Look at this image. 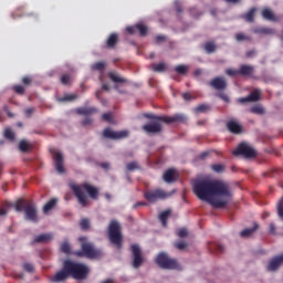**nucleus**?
Instances as JSON below:
<instances>
[{"mask_svg": "<svg viewBox=\"0 0 283 283\" xmlns=\"http://www.w3.org/2000/svg\"><path fill=\"white\" fill-rule=\"evenodd\" d=\"M34 112H36V108L31 107V108H27V109L24 111V114H25V116H27L28 118H30V116H32V114H34Z\"/></svg>", "mask_w": 283, "mask_h": 283, "instance_id": "nucleus-54", "label": "nucleus"}, {"mask_svg": "<svg viewBox=\"0 0 283 283\" xmlns=\"http://www.w3.org/2000/svg\"><path fill=\"white\" fill-rule=\"evenodd\" d=\"M147 25L145 24H137V31L139 32L140 36H147Z\"/></svg>", "mask_w": 283, "mask_h": 283, "instance_id": "nucleus-39", "label": "nucleus"}, {"mask_svg": "<svg viewBox=\"0 0 283 283\" xmlns=\"http://www.w3.org/2000/svg\"><path fill=\"white\" fill-rule=\"evenodd\" d=\"M142 129L143 132L147 133L148 136H154L163 133V124L158 122L146 124L142 127Z\"/></svg>", "mask_w": 283, "mask_h": 283, "instance_id": "nucleus-13", "label": "nucleus"}, {"mask_svg": "<svg viewBox=\"0 0 283 283\" xmlns=\"http://www.w3.org/2000/svg\"><path fill=\"white\" fill-rule=\"evenodd\" d=\"M23 269L24 271H27L28 273H32V271H34V265L32 263H24L23 264Z\"/></svg>", "mask_w": 283, "mask_h": 283, "instance_id": "nucleus-52", "label": "nucleus"}, {"mask_svg": "<svg viewBox=\"0 0 283 283\" xmlns=\"http://www.w3.org/2000/svg\"><path fill=\"white\" fill-rule=\"evenodd\" d=\"M70 189H72L81 207H88L90 198H92V200H98V189L87 182H84L82 185L70 184ZM85 191L90 196V198H87V196L85 195Z\"/></svg>", "mask_w": 283, "mask_h": 283, "instance_id": "nucleus-3", "label": "nucleus"}, {"mask_svg": "<svg viewBox=\"0 0 283 283\" xmlns=\"http://www.w3.org/2000/svg\"><path fill=\"white\" fill-rule=\"evenodd\" d=\"M176 176V170L174 168H170L165 171L164 174V180L165 182H174L176 180L174 177Z\"/></svg>", "mask_w": 283, "mask_h": 283, "instance_id": "nucleus-24", "label": "nucleus"}, {"mask_svg": "<svg viewBox=\"0 0 283 283\" xmlns=\"http://www.w3.org/2000/svg\"><path fill=\"white\" fill-rule=\"evenodd\" d=\"M96 107H80L76 109V114L80 116H92L93 114H96Z\"/></svg>", "mask_w": 283, "mask_h": 283, "instance_id": "nucleus-22", "label": "nucleus"}, {"mask_svg": "<svg viewBox=\"0 0 283 283\" xmlns=\"http://www.w3.org/2000/svg\"><path fill=\"white\" fill-rule=\"evenodd\" d=\"M127 171H136L138 169V163L132 161L126 165Z\"/></svg>", "mask_w": 283, "mask_h": 283, "instance_id": "nucleus-47", "label": "nucleus"}, {"mask_svg": "<svg viewBox=\"0 0 283 283\" xmlns=\"http://www.w3.org/2000/svg\"><path fill=\"white\" fill-rule=\"evenodd\" d=\"M102 119L105 122V123H111L112 125H114V116L112 115V113H104L102 115Z\"/></svg>", "mask_w": 283, "mask_h": 283, "instance_id": "nucleus-38", "label": "nucleus"}, {"mask_svg": "<svg viewBox=\"0 0 283 283\" xmlns=\"http://www.w3.org/2000/svg\"><path fill=\"white\" fill-rule=\"evenodd\" d=\"M258 227H259L258 223H254L253 228H248V229L241 231V233H240L241 238H250V235H253V233L255 231H258Z\"/></svg>", "mask_w": 283, "mask_h": 283, "instance_id": "nucleus-28", "label": "nucleus"}, {"mask_svg": "<svg viewBox=\"0 0 283 283\" xmlns=\"http://www.w3.org/2000/svg\"><path fill=\"white\" fill-rule=\"evenodd\" d=\"M250 112L252 114H259V115H262L264 114V108L262 106H253Z\"/></svg>", "mask_w": 283, "mask_h": 283, "instance_id": "nucleus-48", "label": "nucleus"}, {"mask_svg": "<svg viewBox=\"0 0 283 283\" xmlns=\"http://www.w3.org/2000/svg\"><path fill=\"white\" fill-rule=\"evenodd\" d=\"M108 238L112 244H116L117 249L123 247V230L120 223L113 219L108 226Z\"/></svg>", "mask_w": 283, "mask_h": 283, "instance_id": "nucleus-6", "label": "nucleus"}, {"mask_svg": "<svg viewBox=\"0 0 283 283\" xmlns=\"http://www.w3.org/2000/svg\"><path fill=\"white\" fill-rule=\"evenodd\" d=\"M87 275H90V268H87V265L76 263L72 260H64L62 270L51 277V282H65L67 277H73V280H87Z\"/></svg>", "mask_w": 283, "mask_h": 283, "instance_id": "nucleus-2", "label": "nucleus"}, {"mask_svg": "<svg viewBox=\"0 0 283 283\" xmlns=\"http://www.w3.org/2000/svg\"><path fill=\"white\" fill-rule=\"evenodd\" d=\"M4 138H7V140H14V132H12V129L10 128H6L4 130Z\"/></svg>", "mask_w": 283, "mask_h": 283, "instance_id": "nucleus-41", "label": "nucleus"}, {"mask_svg": "<svg viewBox=\"0 0 283 283\" xmlns=\"http://www.w3.org/2000/svg\"><path fill=\"white\" fill-rule=\"evenodd\" d=\"M261 15L265 19V21H272V22H277V15L273 13V10L265 8L261 11Z\"/></svg>", "mask_w": 283, "mask_h": 283, "instance_id": "nucleus-21", "label": "nucleus"}, {"mask_svg": "<svg viewBox=\"0 0 283 283\" xmlns=\"http://www.w3.org/2000/svg\"><path fill=\"white\" fill-rule=\"evenodd\" d=\"M226 74H227L228 76H240V70L227 69V70H226Z\"/></svg>", "mask_w": 283, "mask_h": 283, "instance_id": "nucleus-45", "label": "nucleus"}, {"mask_svg": "<svg viewBox=\"0 0 283 283\" xmlns=\"http://www.w3.org/2000/svg\"><path fill=\"white\" fill-rule=\"evenodd\" d=\"M62 85H70L72 83V77L69 74H64L61 76Z\"/></svg>", "mask_w": 283, "mask_h": 283, "instance_id": "nucleus-44", "label": "nucleus"}, {"mask_svg": "<svg viewBox=\"0 0 283 283\" xmlns=\"http://www.w3.org/2000/svg\"><path fill=\"white\" fill-rule=\"evenodd\" d=\"M155 262L159 269H165L166 271H175L180 269V264H178V260L169 258L167 252H160L157 254Z\"/></svg>", "mask_w": 283, "mask_h": 283, "instance_id": "nucleus-7", "label": "nucleus"}, {"mask_svg": "<svg viewBox=\"0 0 283 283\" xmlns=\"http://www.w3.org/2000/svg\"><path fill=\"white\" fill-rule=\"evenodd\" d=\"M192 191L199 200L209 202L213 209H224L233 198L229 184L222 180L197 179Z\"/></svg>", "mask_w": 283, "mask_h": 283, "instance_id": "nucleus-1", "label": "nucleus"}, {"mask_svg": "<svg viewBox=\"0 0 283 283\" xmlns=\"http://www.w3.org/2000/svg\"><path fill=\"white\" fill-rule=\"evenodd\" d=\"M169 216H171V210H165L159 214V220L163 227H167V220H169Z\"/></svg>", "mask_w": 283, "mask_h": 283, "instance_id": "nucleus-30", "label": "nucleus"}, {"mask_svg": "<svg viewBox=\"0 0 283 283\" xmlns=\"http://www.w3.org/2000/svg\"><path fill=\"white\" fill-rule=\"evenodd\" d=\"M235 40L239 41V42L251 41V36L245 35L244 33H237L235 34Z\"/></svg>", "mask_w": 283, "mask_h": 283, "instance_id": "nucleus-42", "label": "nucleus"}, {"mask_svg": "<svg viewBox=\"0 0 283 283\" xmlns=\"http://www.w3.org/2000/svg\"><path fill=\"white\" fill-rule=\"evenodd\" d=\"M138 207H147V202L138 201L133 206V209H138Z\"/></svg>", "mask_w": 283, "mask_h": 283, "instance_id": "nucleus-59", "label": "nucleus"}, {"mask_svg": "<svg viewBox=\"0 0 283 283\" xmlns=\"http://www.w3.org/2000/svg\"><path fill=\"white\" fill-rule=\"evenodd\" d=\"M182 98L185 101H192L193 96L190 93H184Z\"/></svg>", "mask_w": 283, "mask_h": 283, "instance_id": "nucleus-61", "label": "nucleus"}, {"mask_svg": "<svg viewBox=\"0 0 283 283\" xmlns=\"http://www.w3.org/2000/svg\"><path fill=\"white\" fill-rule=\"evenodd\" d=\"M118 45V33H111L106 39V48L108 50H115Z\"/></svg>", "mask_w": 283, "mask_h": 283, "instance_id": "nucleus-20", "label": "nucleus"}, {"mask_svg": "<svg viewBox=\"0 0 283 283\" xmlns=\"http://www.w3.org/2000/svg\"><path fill=\"white\" fill-rule=\"evenodd\" d=\"M203 50H206L207 54H213V52L218 50V46L216 45V42L209 41L205 43Z\"/></svg>", "mask_w": 283, "mask_h": 283, "instance_id": "nucleus-27", "label": "nucleus"}, {"mask_svg": "<svg viewBox=\"0 0 283 283\" xmlns=\"http://www.w3.org/2000/svg\"><path fill=\"white\" fill-rule=\"evenodd\" d=\"M146 118H149L150 120H157L158 123H165L166 125H174V123H187V116L182 114H176L172 116H158L154 114H147Z\"/></svg>", "mask_w": 283, "mask_h": 283, "instance_id": "nucleus-8", "label": "nucleus"}, {"mask_svg": "<svg viewBox=\"0 0 283 283\" xmlns=\"http://www.w3.org/2000/svg\"><path fill=\"white\" fill-rule=\"evenodd\" d=\"M216 251H218V253H224V245L217 243L214 245Z\"/></svg>", "mask_w": 283, "mask_h": 283, "instance_id": "nucleus-57", "label": "nucleus"}, {"mask_svg": "<svg viewBox=\"0 0 283 283\" xmlns=\"http://www.w3.org/2000/svg\"><path fill=\"white\" fill-rule=\"evenodd\" d=\"M176 249H178L179 251H185V249H187L188 244L185 241H179L175 243Z\"/></svg>", "mask_w": 283, "mask_h": 283, "instance_id": "nucleus-49", "label": "nucleus"}, {"mask_svg": "<svg viewBox=\"0 0 283 283\" xmlns=\"http://www.w3.org/2000/svg\"><path fill=\"white\" fill-rule=\"evenodd\" d=\"M126 32H128V34H136V32H138V24L127 27Z\"/></svg>", "mask_w": 283, "mask_h": 283, "instance_id": "nucleus-51", "label": "nucleus"}, {"mask_svg": "<svg viewBox=\"0 0 283 283\" xmlns=\"http://www.w3.org/2000/svg\"><path fill=\"white\" fill-rule=\"evenodd\" d=\"M227 129L230 134H242V125H240V123L235 122L234 119L227 123Z\"/></svg>", "mask_w": 283, "mask_h": 283, "instance_id": "nucleus-18", "label": "nucleus"}, {"mask_svg": "<svg viewBox=\"0 0 283 283\" xmlns=\"http://www.w3.org/2000/svg\"><path fill=\"white\" fill-rule=\"evenodd\" d=\"M210 87L217 90L218 92H222L227 90V80L222 76L214 77L209 83Z\"/></svg>", "mask_w": 283, "mask_h": 283, "instance_id": "nucleus-14", "label": "nucleus"}, {"mask_svg": "<svg viewBox=\"0 0 283 283\" xmlns=\"http://www.w3.org/2000/svg\"><path fill=\"white\" fill-rule=\"evenodd\" d=\"M283 264V254L275 256L272 259L268 265V271H277L280 266Z\"/></svg>", "mask_w": 283, "mask_h": 283, "instance_id": "nucleus-19", "label": "nucleus"}, {"mask_svg": "<svg viewBox=\"0 0 283 283\" xmlns=\"http://www.w3.org/2000/svg\"><path fill=\"white\" fill-rule=\"evenodd\" d=\"M61 251H62V253H66V254H70L71 253V251H72V248L70 247V243L69 242H63L62 244H61Z\"/></svg>", "mask_w": 283, "mask_h": 283, "instance_id": "nucleus-40", "label": "nucleus"}, {"mask_svg": "<svg viewBox=\"0 0 283 283\" xmlns=\"http://www.w3.org/2000/svg\"><path fill=\"white\" fill-rule=\"evenodd\" d=\"M165 40H166L165 35H157L156 36V42L157 43H163V41H165Z\"/></svg>", "mask_w": 283, "mask_h": 283, "instance_id": "nucleus-64", "label": "nucleus"}, {"mask_svg": "<svg viewBox=\"0 0 283 283\" xmlns=\"http://www.w3.org/2000/svg\"><path fill=\"white\" fill-rule=\"evenodd\" d=\"M19 149L20 151H28L30 149V143H28V140L25 139H22L20 143H19Z\"/></svg>", "mask_w": 283, "mask_h": 283, "instance_id": "nucleus-36", "label": "nucleus"}, {"mask_svg": "<svg viewBox=\"0 0 283 283\" xmlns=\"http://www.w3.org/2000/svg\"><path fill=\"white\" fill-rule=\"evenodd\" d=\"M175 72H177V74H182V75H185V74H187V72H189V67H188L187 65L180 64V65H177V66L175 67Z\"/></svg>", "mask_w": 283, "mask_h": 283, "instance_id": "nucleus-35", "label": "nucleus"}, {"mask_svg": "<svg viewBox=\"0 0 283 283\" xmlns=\"http://www.w3.org/2000/svg\"><path fill=\"white\" fill-rule=\"evenodd\" d=\"M105 62H96L92 65V70L95 72H105Z\"/></svg>", "mask_w": 283, "mask_h": 283, "instance_id": "nucleus-33", "label": "nucleus"}, {"mask_svg": "<svg viewBox=\"0 0 283 283\" xmlns=\"http://www.w3.org/2000/svg\"><path fill=\"white\" fill-rule=\"evenodd\" d=\"M81 250L76 251L74 254L77 258H88L90 260H98L103 252L94 247V243L87 240V237H80Z\"/></svg>", "mask_w": 283, "mask_h": 283, "instance_id": "nucleus-4", "label": "nucleus"}, {"mask_svg": "<svg viewBox=\"0 0 283 283\" xmlns=\"http://www.w3.org/2000/svg\"><path fill=\"white\" fill-rule=\"evenodd\" d=\"M80 227L83 231H87L90 229V220L88 219H82L80 222Z\"/></svg>", "mask_w": 283, "mask_h": 283, "instance_id": "nucleus-46", "label": "nucleus"}, {"mask_svg": "<svg viewBox=\"0 0 283 283\" xmlns=\"http://www.w3.org/2000/svg\"><path fill=\"white\" fill-rule=\"evenodd\" d=\"M54 235L52 233H44L35 237L34 242L38 244H41L43 242H50V240H53Z\"/></svg>", "mask_w": 283, "mask_h": 283, "instance_id": "nucleus-23", "label": "nucleus"}, {"mask_svg": "<svg viewBox=\"0 0 283 283\" xmlns=\"http://www.w3.org/2000/svg\"><path fill=\"white\" fill-rule=\"evenodd\" d=\"M144 198L147 202L154 205L155 202H158V200H167V198H171V192H167L163 189L146 190L144 192Z\"/></svg>", "mask_w": 283, "mask_h": 283, "instance_id": "nucleus-9", "label": "nucleus"}, {"mask_svg": "<svg viewBox=\"0 0 283 283\" xmlns=\"http://www.w3.org/2000/svg\"><path fill=\"white\" fill-rule=\"evenodd\" d=\"M177 235L179 238H187V235H188L187 229L182 228V229L178 230Z\"/></svg>", "mask_w": 283, "mask_h": 283, "instance_id": "nucleus-53", "label": "nucleus"}, {"mask_svg": "<svg viewBox=\"0 0 283 283\" xmlns=\"http://www.w3.org/2000/svg\"><path fill=\"white\" fill-rule=\"evenodd\" d=\"M14 209L15 211H24L25 220H30L31 222H39L36 203H34V201H25L23 199H19L14 205Z\"/></svg>", "mask_w": 283, "mask_h": 283, "instance_id": "nucleus-5", "label": "nucleus"}, {"mask_svg": "<svg viewBox=\"0 0 283 283\" xmlns=\"http://www.w3.org/2000/svg\"><path fill=\"white\" fill-rule=\"evenodd\" d=\"M83 127H87V125H92V118L86 117L84 120H82Z\"/></svg>", "mask_w": 283, "mask_h": 283, "instance_id": "nucleus-60", "label": "nucleus"}, {"mask_svg": "<svg viewBox=\"0 0 283 283\" xmlns=\"http://www.w3.org/2000/svg\"><path fill=\"white\" fill-rule=\"evenodd\" d=\"M99 167H102V169H105L107 171L109 169L111 165H109V163L105 161V163L99 164Z\"/></svg>", "mask_w": 283, "mask_h": 283, "instance_id": "nucleus-62", "label": "nucleus"}, {"mask_svg": "<svg viewBox=\"0 0 283 283\" xmlns=\"http://www.w3.org/2000/svg\"><path fill=\"white\" fill-rule=\"evenodd\" d=\"M76 98H78V95H76V94H69V95H65L62 98H59V101H60V103H65L67 101H76Z\"/></svg>", "mask_w": 283, "mask_h": 283, "instance_id": "nucleus-37", "label": "nucleus"}, {"mask_svg": "<svg viewBox=\"0 0 283 283\" xmlns=\"http://www.w3.org/2000/svg\"><path fill=\"white\" fill-rule=\"evenodd\" d=\"M13 90H14L15 94H20V95L25 94V88L23 86H21V85H14Z\"/></svg>", "mask_w": 283, "mask_h": 283, "instance_id": "nucleus-50", "label": "nucleus"}, {"mask_svg": "<svg viewBox=\"0 0 283 283\" xmlns=\"http://www.w3.org/2000/svg\"><path fill=\"white\" fill-rule=\"evenodd\" d=\"M211 169L212 171H214V174H222V171H224L227 167L222 164H213L211 165Z\"/></svg>", "mask_w": 283, "mask_h": 283, "instance_id": "nucleus-34", "label": "nucleus"}, {"mask_svg": "<svg viewBox=\"0 0 283 283\" xmlns=\"http://www.w3.org/2000/svg\"><path fill=\"white\" fill-rule=\"evenodd\" d=\"M255 12H258V9H256V8L250 9V10L243 15V19H245V21H248L249 23H253V21H255Z\"/></svg>", "mask_w": 283, "mask_h": 283, "instance_id": "nucleus-26", "label": "nucleus"}, {"mask_svg": "<svg viewBox=\"0 0 283 283\" xmlns=\"http://www.w3.org/2000/svg\"><path fill=\"white\" fill-rule=\"evenodd\" d=\"M22 83H23V85H31L32 77H30V76L22 77Z\"/></svg>", "mask_w": 283, "mask_h": 283, "instance_id": "nucleus-55", "label": "nucleus"}, {"mask_svg": "<svg viewBox=\"0 0 283 283\" xmlns=\"http://www.w3.org/2000/svg\"><path fill=\"white\" fill-rule=\"evenodd\" d=\"M255 54H256L255 50H250L247 52L248 59H253V56H255Z\"/></svg>", "mask_w": 283, "mask_h": 283, "instance_id": "nucleus-63", "label": "nucleus"}, {"mask_svg": "<svg viewBox=\"0 0 283 283\" xmlns=\"http://www.w3.org/2000/svg\"><path fill=\"white\" fill-rule=\"evenodd\" d=\"M53 160L55 163V169L57 174H65V167H63V154L61 151H53Z\"/></svg>", "mask_w": 283, "mask_h": 283, "instance_id": "nucleus-15", "label": "nucleus"}, {"mask_svg": "<svg viewBox=\"0 0 283 283\" xmlns=\"http://www.w3.org/2000/svg\"><path fill=\"white\" fill-rule=\"evenodd\" d=\"M254 33L255 34L273 35V34H275V29H271V28H266V27L256 28V29H254Z\"/></svg>", "mask_w": 283, "mask_h": 283, "instance_id": "nucleus-25", "label": "nucleus"}, {"mask_svg": "<svg viewBox=\"0 0 283 283\" xmlns=\"http://www.w3.org/2000/svg\"><path fill=\"white\" fill-rule=\"evenodd\" d=\"M232 154L233 156H244V158H255L258 156L255 149L251 148L247 143H241Z\"/></svg>", "mask_w": 283, "mask_h": 283, "instance_id": "nucleus-10", "label": "nucleus"}, {"mask_svg": "<svg viewBox=\"0 0 283 283\" xmlns=\"http://www.w3.org/2000/svg\"><path fill=\"white\" fill-rule=\"evenodd\" d=\"M208 109H209V105L201 104V105L197 106L195 111L197 112V114H203Z\"/></svg>", "mask_w": 283, "mask_h": 283, "instance_id": "nucleus-43", "label": "nucleus"}, {"mask_svg": "<svg viewBox=\"0 0 283 283\" xmlns=\"http://www.w3.org/2000/svg\"><path fill=\"white\" fill-rule=\"evenodd\" d=\"M190 14H191V17H195L196 19H198V17H200V12H198V9H196V8H192V9H190Z\"/></svg>", "mask_w": 283, "mask_h": 283, "instance_id": "nucleus-56", "label": "nucleus"}, {"mask_svg": "<svg viewBox=\"0 0 283 283\" xmlns=\"http://www.w3.org/2000/svg\"><path fill=\"white\" fill-rule=\"evenodd\" d=\"M218 96L221 98V101H224V103H229V96L227 94L219 93Z\"/></svg>", "mask_w": 283, "mask_h": 283, "instance_id": "nucleus-58", "label": "nucleus"}, {"mask_svg": "<svg viewBox=\"0 0 283 283\" xmlns=\"http://www.w3.org/2000/svg\"><path fill=\"white\" fill-rule=\"evenodd\" d=\"M153 72H167V64H165L164 62L160 63H154L150 65Z\"/></svg>", "mask_w": 283, "mask_h": 283, "instance_id": "nucleus-29", "label": "nucleus"}, {"mask_svg": "<svg viewBox=\"0 0 283 283\" xmlns=\"http://www.w3.org/2000/svg\"><path fill=\"white\" fill-rule=\"evenodd\" d=\"M54 207H56V199H51L48 203L44 205L43 213H50Z\"/></svg>", "mask_w": 283, "mask_h": 283, "instance_id": "nucleus-32", "label": "nucleus"}, {"mask_svg": "<svg viewBox=\"0 0 283 283\" xmlns=\"http://www.w3.org/2000/svg\"><path fill=\"white\" fill-rule=\"evenodd\" d=\"M239 74L240 76H250V78H253V74H255V67H253V65L242 64L239 67Z\"/></svg>", "mask_w": 283, "mask_h": 283, "instance_id": "nucleus-16", "label": "nucleus"}, {"mask_svg": "<svg viewBox=\"0 0 283 283\" xmlns=\"http://www.w3.org/2000/svg\"><path fill=\"white\" fill-rule=\"evenodd\" d=\"M260 94H261L260 90H254L250 93L249 96L241 97L239 99V103H255V102L260 101Z\"/></svg>", "mask_w": 283, "mask_h": 283, "instance_id": "nucleus-17", "label": "nucleus"}, {"mask_svg": "<svg viewBox=\"0 0 283 283\" xmlns=\"http://www.w3.org/2000/svg\"><path fill=\"white\" fill-rule=\"evenodd\" d=\"M130 250L133 254L134 269H140V266H143V262H145V258L143 256V250H140V245L132 244Z\"/></svg>", "mask_w": 283, "mask_h": 283, "instance_id": "nucleus-11", "label": "nucleus"}, {"mask_svg": "<svg viewBox=\"0 0 283 283\" xmlns=\"http://www.w3.org/2000/svg\"><path fill=\"white\" fill-rule=\"evenodd\" d=\"M108 76L113 83H127V80L125 77H120L118 74L115 72H109Z\"/></svg>", "mask_w": 283, "mask_h": 283, "instance_id": "nucleus-31", "label": "nucleus"}, {"mask_svg": "<svg viewBox=\"0 0 283 283\" xmlns=\"http://www.w3.org/2000/svg\"><path fill=\"white\" fill-rule=\"evenodd\" d=\"M129 136V130L114 132L111 127L103 130V137L109 138L111 140H123Z\"/></svg>", "mask_w": 283, "mask_h": 283, "instance_id": "nucleus-12", "label": "nucleus"}]
</instances>
